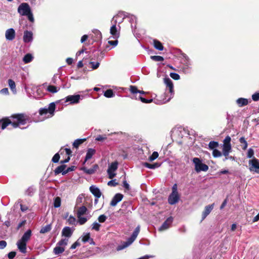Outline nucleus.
Returning a JSON list of instances; mask_svg holds the SVG:
<instances>
[{
  "label": "nucleus",
  "instance_id": "nucleus-55",
  "mask_svg": "<svg viewBox=\"0 0 259 259\" xmlns=\"http://www.w3.org/2000/svg\"><path fill=\"white\" fill-rule=\"evenodd\" d=\"M107 139V137L104 135H98L95 139L96 141H103L104 140Z\"/></svg>",
  "mask_w": 259,
  "mask_h": 259
},
{
  "label": "nucleus",
  "instance_id": "nucleus-18",
  "mask_svg": "<svg viewBox=\"0 0 259 259\" xmlns=\"http://www.w3.org/2000/svg\"><path fill=\"white\" fill-rule=\"evenodd\" d=\"M98 168V165L97 164H95L92 168H88L86 167H83L81 168V169L87 174L92 175L95 172Z\"/></svg>",
  "mask_w": 259,
  "mask_h": 259
},
{
  "label": "nucleus",
  "instance_id": "nucleus-22",
  "mask_svg": "<svg viewBox=\"0 0 259 259\" xmlns=\"http://www.w3.org/2000/svg\"><path fill=\"white\" fill-rule=\"evenodd\" d=\"M92 32L94 34L93 37V40L94 41H98L101 39L102 34H101V32L99 30L93 29L92 30Z\"/></svg>",
  "mask_w": 259,
  "mask_h": 259
},
{
  "label": "nucleus",
  "instance_id": "nucleus-26",
  "mask_svg": "<svg viewBox=\"0 0 259 259\" xmlns=\"http://www.w3.org/2000/svg\"><path fill=\"white\" fill-rule=\"evenodd\" d=\"M85 140L86 139H77L75 140L73 143V147L77 149L79 145L82 144Z\"/></svg>",
  "mask_w": 259,
  "mask_h": 259
},
{
  "label": "nucleus",
  "instance_id": "nucleus-64",
  "mask_svg": "<svg viewBox=\"0 0 259 259\" xmlns=\"http://www.w3.org/2000/svg\"><path fill=\"white\" fill-rule=\"evenodd\" d=\"M0 94L3 95H8L9 94V90L8 88H4L0 91Z\"/></svg>",
  "mask_w": 259,
  "mask_h": 259
},
{
  "label": "nucleus",
  "instance_id": "nucleus-9",
  "mask_svg": "<svg viewBox=\"0 0 259 259\" xmlns=\"http://www.w3.org/2000/svg\"><path fill=\"white\" fill-rule=\"evenodd\" d=\"M30 11L29 5L26 3L21 4L18 8V12L22 16L27 15Z\"/></svg>",
  "mask_w": 259,
  "mask_h": 259
},
{
  "label": "nucleus",
  "instance_id": "nucleus-50",
  "mask_svg": "<svg viewBox=\"0 0 259 259\" xmlns=\"http://www.w3.org/2000/svg\"><path fill=\"white\" fill-rule=\"evenodd\" d=\"M212 155L214 157H219L222 155L221 152L217 149L213 150Z\"/></svg>",
  "mask_w": 259,
  "mask_h": 259
},
{
  "label": "nucleus",
  "instance_id": "nucleus-29",
  "mask_svg": "<svg viewBox=\"0 0 259 259\" xmlns=\"http://www.w3.org/2000/svg\"><path fill=\"white\" fill-rule=\"evenodd\" d=\"M33 59V56L31 54H27L24 56V57L23 58V61L25 63H30L32 61Z\"/></svg>",
  "mask_w": 259,
  "mask_h": 259
},
{
  "label": "nucleus",
  "instance_id": "nucleus-28",
  "mask_svg": "<svg viewBox=\"0 0 259 259\" xmlns=\"http://www.w3.org/2000/svg\"><path fill=\"white\" fill-rule=\"evenodd\" d=\"M52 229V225L51 224H48L46 226L42 227L40 229L39 233L41 234H45L46 233L49 232L51 231Z\"/></svg>",
  "mask_w": 259,
  "mask_h": 259
},
{
  "label": "nucleus",
  "instance_id": "nucleus-36",
  "mask_svg": "<svg viewBox=\"0 0 259 259\" xmlns=\"http://www.w3.org/2000/svg\"><path fill=\"white\" fill-rule=\"evenodd\" d=\"M60 90V88H57L52 85H50L47 88V91L52 93H56Z\"/></svg>",
  "mask_w": 259,
  "mask_h": 259
},
{
  "label": "nucleus",
  "instance_id": "nucleus-3",
  "mask_svg": "<svg viewBox=\"0 0 259 259\" xmlns=\"http://www.w3.org/2000/svg\"><path fill=\"white\" fill-rule=\"evenodd\" d=\"M140 226H138L133 232L131 236L128 238L126 241L123 242L121 244L118 245L116 248V250L117 251H120L130 246L137 237L140 232Z\"/></svg>",
  "mask_w": 259,
  "mask_h": 259
},
{
  "label": "nucleus",
  "instance_id": "nucleus-33",
  "mask_svg": "<svg viewBox=\"0 0 259 259\" xmlns=\"http://www.w3.org/2000/svg\"><path fill=\"white\" fill-rule=\"evenodd\" d=\"M118 162L117 161H114L111 163L110 165H109L107 170H109V171H115L118 168Z\"/></svg>",
  "mask_w": 259,
  "mask_h": 259
},
{
  "label": "nucleus",
  "instance_id": "nucleus-57",
  "mask_svg": "<svg viewBox=\"0 0 259 259\" xmlns=\"http://www.w3.org/2000/svg\"><path fill=\"white\" fill-rule=\"evenodd\" d=\"M107 184L109 186L115 187L118 185V183L116 182V180H112L109 181Z\"/></svg>",
  "mask_w": 259,
  "mask_h": 259
},
{
  "label": "nucleus",
  "instance_id": "nucleus-51",
  "mask_svg": "<svg viewBox=\"0 0 259 259\" xmlns=\"http://www.w3.org/2000/svg\"><path fill=\"white\" fill-rule=\"evenodd\" d=\"M107 218L105 215L102 214L98 217V220L100 223H104L106 221Z\"/></svg>",
  "mask_w": 259,
  "mask_h": 259
},
{
  "label": "nucleus",
  "instance_id": "nucleus-60",
  "mask_svg": "<svg viewBox=\"0 0 259 259\" xmlns=\"http://www.w3.org/2000/svg\"><path fill=\"white\" fill-rule=\"evenodd\" d=\"M16 255L15 251H11L8 254V257L9 259H13Z\"/></svg>",
  "mask_w": 259,
  "mask_h": 259
},
{
  "label": "nucleus",
  "instance_id": "nucleus-52",
  "mask_svg": "<svg viewBox=\"0 0 259 259\" xmlns=\"http://www.w3.org/2000/svg\"><path fill=\"white\" fill-rule=\"evenodd\" d=\"M27 17L28 19L32 23H33L34 21V19L33 17V15L31 11L29 12L27 15H25Z\"/></svg>",
  "mask_w": 259,
  "mask_h": 259
},
{
  "label": "nucleus",
  "instance_id": "nucleus-16",
  "mask_svg": "<svg viewBox=\"0 0 259 259\" xmlns=\"http://www.w3.org/2000/svg\"><path fill=\"white\" fill-rule=\"evenodd\" d=\"M17 246L20 251L22 253H26L27 252L26 245L27 243L24 242H22L20 240H19L17 243Z\"/></svg>",
  "mask_w": 259,
  "mask_h": 259
},
{
  "label": "nucleus",
  "instance_id": "nucleus-14",
  "mask_svg": "<svg viewBox=\"0 0 259 259\" xmlns=\"http://www.w3.org/2000/svg\"><path fill=\"white\" fill-rule=\"evenodd\" d=\"M214 207V203L207 205L205 207L204 210L202 214V221L204 220L206 217L210 213Z\"/></svg>",
  "mask_w": 259,
  "mask_h": 259
},
{
  "label": "nucleus",
  "instance_id": "nucleus-21",
  "mask_svg": "<svg viewBox=\"0 0 259 259\" xmlns=\"http://www.w3.org/2000/svg\"><path fill=\"white\" fill-rule=\"evenodd\" d=\"M73 230L69 227H64L62 231V235L66 237H70L73 233Z\"/></svg>",
  "mask_w": 259,
  "mask_h": 259
},
{
  "label": "nucleus",
  "instance_id": "nucleus-30",
  "mask_svg": "<svg viewBox=\"0 0 259 259\" xmlns=\"http://www.w3.org/2000/svg\"><path fill=\"white\" fill-rule=\"evenodd\" d=\"M65 250L64 247L62 246H60L58 245H57L54 248V253L55 254H60L63 252Z\"/></svg>",
  "mask_w": 259,
  "mask_h": 259
},
{
  "label": "nucleus",
  "instance_id": "nucleus-2",
  "mask_svg": "<svg viewBox=\"0 0 259 259\" xmlns=\"http://www.w3.org/2000/svg\"><path fill=\"white\" fill-rule=\"evenodd\" d=\"M164 82L166 85V88L168 90L169 95L168 93H165L163 96L160 97V99H156L154 100V103L156 104H163L170 101L173 97L174 94V85L171 80L168 77L164 78Z\"/></svg>",
  "mask_w": 259,
  "mask_h": 259
},
{
  "label": "nucleus",
  "instance_id": "nucleus-24",
  "mask_svg": "<svg viewBox=\"0 0 259 259\" xmlns=\"http://www.w3.org/2000/svg\"><path fill=\"white\" fill-rule=\"evenodd\" d=\"M95 152H96V151L95 149H92V148L89 149L87 151V154L85 155L84 162L85 161H87V160H88L89 159H91L92 157V156L95 154Z\"/></svg>",
  "mask_w": 259,
  "mask_h": 259
},
{
  "label": "nucleus",
  "instance_id": "nucleus-56",
  "mask_svg": "<svg viewBox=\"0 0 259 259\" xmlns=\"http://www.w3.org/2000/svg\"><path fill=\"white\" fill-rule=\"evenodd\" d=\"M60 158V155L58 153H56L53 156L52 158V161L54 163H57L59 161Z\"/></svg>",
  "mask_w": 259,
  "mask_h": 259
},
{
  "label": "nucleus",
  "instance_id": "nucleus-53",
  "mask_svg": "<svg viewBox=\"0 0 259 259\" xmlns=\"http://www.w3.org/2000/svg\"><path fill=\"white\" fill-rule=\"evenodd\" d=\"M130 92L132 93V94H137L138 93V92H139V90H138L137 88L136 87V86H134V85H131L130 86Z\"/></svg>",
  "mask_w": 259,
  "mask_h": 259
},
{
  "label": "nucleus",
  "instance_id": "nucleus-38",
  "mask_svg": "<svg viewBox=\"0 0 259 259\" xmlns=\"http://www.w3.org/2000/svg\"><path fill=\"white\" fill-rule=\"evenodd\" d=\"M78 218V222L77 223L80 225H83L89 219V218L82 217V216H77Z\"/></svg>",
  "mask_w": 259,
  "mask_h": 259
},
{
  "label": "nucleus",
  "instance_id": "nucleus-58",
  "mask_svg": "<svg viewBox=\"0 0 259 259\" xmlns=\"http://www.w3.org/2000/svg\"><path fill=\"white\" fill-rule=\"evenodd\" d=\"M107 173L108 175V178L110 179H112L116 176V174H115L113 171H109V170H107Z\"/></svg>",
  "mask_w": 259,
  "mask_h": 259
},
{
  "label": "nucleus",
  "instance_id": "nucleus-47",
  "mask_svg": "<svg viewBox=\"0 0 259 259\" xmlns=\"http://www.w3.org/2000/svg\"><path fill=\"white\" fill-rule=\"evenodd\" d=\"M67 222L70 225H75L76 219L74 217L70 215L68 219Z\"/></svg>",
  "mask_w": 259,
  "mask_h": 259
},
{
  "label": "nucleus",
  "instance_id": "nucleus-7",
  "mask_svg": "<svg viewBox=\"0 0 259 259\" xmlns=\"http://www.w3.org/2000/svg\"><path fill=\"white\" fill-rule=\"evenodd\" d=\"M122 16H123V17L118 22L119 24H120L121 22H122L123 20H124V19L125 17H128L130 19V22L131 23L132 28L133 29L134 27H136V25H134V23H136V21H137V18H136V16L132 15H130L129 14H127L124 12H119L117 14L116 17L117 18L119 17H122Z\"/></svg>",
  "mask_w": 259,
  "mask_h": 259
},
{
  "label": "nucleus",
  "instance_id": "nucleus-19",
  "mask_svg": "<svg viewBox=\"0 0 259 259\" xmlns=\"http://www.w3.org/2000/svg\"><path fill=\"white\" fill-rule=\"evenodd\" d=\"M32 235V232L31 230L29 229L27 230L24 234L22 236L21 238L20 239L22 242H24L25 243H27V242L30 239V237Z\"/></svg>",
  "mask_w": 259,
  "mask_h": 259
},
{
  "label": "nucleus",
  "instance_id": "nucleus-49",
  "mask_svg": "<svg viewBox=\"0 0 259 259\" xmlns=\"http://www.w3.org/2000/svg\"><path fill=\"white\" fill-rule=\"evenodd\" d=\"M170 76L175 80H178L180 79V75L176 73L171 72L169 74Z\"/></svg>",
  "mask_w": 259,
  "mask_h": 259
},
{
  "label": "nucleus",
  "instance_id": "nucleus-25",
  "mask_svg": "<svg viewBox=\"0 0 259 259\" xmlns=\"http://www.w3.org/2000/svg\"><path fill=\"white\" fill-rule=\"evenodd\" d=\"M231 145L223 144V153L225 156H227L231 150Z\"/></svg>",
  "mask_w": 259,
  "mask_h": 259
},
{
  "label": "nucleus",
  "instance_id": "nucleus-43",
  "mask_svg": "<svg viewBox=\"0 0 259 259\" xmlns=\"http://www.w3.org/2000/svg\"><path fill=\"white\" fill-rule=\"evenodd\" d=\"M90 239H91L90 234L89 233H83V236L82 238V241L84 243L89 241Z\"/></svg>",
  "mask_w": 259,
  "mask_h": 259
},
{
  "label": "nucleus",
  "instance_id": "nucleus-63",
  "mask_svg": "<svg viewBox=\"0 0 259 259\" xmlns=\"http://www.w3.org/2000/svg\"><path fill=\"white\" fill-rule=\"evenodd\" d=\"M7 246V242L6 241H0V249H2L5 248Z\"/></svg>",
  "mask_w": 259,
  "mask_h": 259
},
{
  "label": "nucleus",
  "instance_id": "nucleus-44",
  "mask_svg": "<svg viewBox=\"0 0 259 259\" xmlns=\"http://www.w3.org/2000/svg\"><path fill=\"white\" fill-rule=\"evenodd\" d=\"M61 205V199L60 197H57L54 200V206L55 208H58Z\"/></svg>",
  "mask_w": 259,
  "mask_h": 259
},
{
  "label": "nucleus",
  "instance_id": "nucleus-20",
  "mask_svg": "<svg viewBox=\"0 0 259 259\" xmlns=\"http://www.w3.org/2000/svg\"><path fill=\"white\" fill-rule=\"evenodd\" d=\"M90 190L92 193L97 198H99L101 196V192L100 189L95 186H91Z\"/></svg>",
  "mask_w": 259,
  "mask_h": 259
},
{
  "label": "nucleus",
  "instance_id": "nucleus-1",
  "mask_svg": "<svg viewBox=\"0 0 259 259\" xmlns=\"http://www.w3.org/2000/svg\"><path fill=\"white\" fill-rule=\"evenodd\" d=\"M27 119V116L22 113L14 114L10 118H3L0 120L2 130L5 129L9 124H11L14 128H17L20 124L24 125Z\"/></svg>",
  "mask_w": 259,
  "mask_h": 259
},
{
  "label": "nucleus",
  "instance_id": "nucleus-39",
  "mask_svg": "<svg viewBox=\"0 0 259 259\" xmlns=\"http://www.w3.org/2000/svg\"><path fill=\"white\" fill-rule=\"evenodd\" d=\"M104 95L105 97H106L107 98H111V97H114V94L112 90L109 89L104 92Z\"/></svg>",
  "mask_w": 259,
  "mask_h": 259
},
{
  "label": "nucleus",
  "instance_id": "nucleus-17",
  "mask_svg": "<svg viewBox=\"0 0 259 259\" xmlns=\"http://www.w3.org/2000/svg\"><path fill=\"white\" fill-rule=\"evenodd\" d=\"M23 41L25 43L31 42L33 40V34L31 31L26 30L24 32Z\"/></svg>",
  "mask_w": 259,
  "mask_h": 259
},
{
  "label": "nucleus",
  "instance_id": "nucleus-46",
  "mask_svg": "<svg viewBox=\"0 0 259 259\" xmlns=\"http://www.w3.org/2000/svg\"><path fill=\"white\" fill-rule=\"evenodd\" d=\"M158 156V153L157 152H154L149 157V160L152 161L156 159Z\"/></svg>",
  "mask_w": 259,
  "mask_h": 259
},
{
  "label": "nucleus",
  "instance_id": "nucleus-42",
  "mask_svg": "<svg viewBox=\"0 0 259 259\" xmlns=\"http://www.w3.org/2000/svg\"><path fill=\"white\" fill-rule=\"evenodd\" d=\"M254 150L252 148H249L247 150L246 153V157L248 158H251L254 157Z\"/></svg>",
  "mask_w": 259,
  "mask_h": 259
},
{
  "label": "nucleus",
  "instance_id": "nucleus-37",
  "mask_svg": "<svg viewBox=\"0 0 259 259\" xmlns=\"http://www.w3.org/2000/svg\"><path fill=\"white\" fill-rule=\"evenodd\" d=\"M35 191V189L33 187H29L25 191V195L32 196Z\"/></svg>",
  "mask_w": 259,
  "mask_h": 259
},
{
  "label": "nucleus",
  "instance_id": "nucleus-23",
  "mask_svg": "<svg viewBox=\"0 0 259 259\" xmlns=\"http://www.w3.org/2000/svg\"><path fill=\"white\" fill-rule=\"evenodd\" d=\"M66 167V166L63 164L58 166L54 170L55 174L57 175L60 173H62L63 175H65V174H64L63 172L65 171Z\"/></svg>",
  "mask_w": 259,
  "mask_h": 259
},
{
  "label": "nucleus",
  "instance_id": "nucleus-10",
  "mask_svg": "<svg viewBox=\"0 0 259 259\" xmlns=\"http://www.w3.org/2000/svg\"><path fill=\"white\" fill-rule=\"evenodd\" d=\"M112 21H114V24L110 28V33L113 35V38H116L119 36V32L116 27L117 20L116 19L114 20V18H113Z\"/></svg>",
  "mask_w": 259,
  "mask_h": 259
},
{
  "label": "nucleus",
  "instance_id": "nucleus-61",
  "mask_svg": "<svg viewBox=\"0 0 259 259\" xmlns=\"http://www.w3.org/2000/svg\"><path fill=\"white\" fill-rule=\"evenodd\" d=\"M74 169H75V166H70V167H69L66 168L65 171H64L63 173H64V174H66L70 171H73Z\"/></svg>",
  "mask_w": 259,
  "mask_h": 259
},
{
  "label": "nucleus",
  "instance_id": "nucleus-13",
  "mask_svg": "<svg viewBox=\"0 0 259 259\" xmlns=\"http://www.w3.org/2000/svg\"><path fill=\"white\" fill-rule=\"evenodd\" d=\"M123 197V195L120 193L116 194L110 202V205L112 206H115L119 202L121 201Z\"/></svg>",
  "mask_w": 259,
  "mask_h": 259
},
{
  "label": "nucleus",
  "instance_id": "nucleus-15",
  "mask_svg": "<svg viewBox=\"0 0 259 259\" xmlns=\"http://www.w3.org/2000/svg\"><path fill=\"white\" fill-rule=\"evenodd\" d=\"M5 36L7 40H12L15 37V31L13 28H9L6 31Z\"/></svg>",
  "mask_w": 259,
  "mask_h": 259
},
{
  "label": "nucleus",
  "instance_id": "nucleus-41",
  "mask_svg": "<svg viewBox=\"0 0 259 259\" xmlns=\"http://www.w3.org/2000/svg\"><path fill=\"white\" fill-rule=\"evenodd\" d=\"M101 225L97 222H94L91 226L92 229L96 231L100 230Z\"/></svg>",
  "mask_w": 259,
  "mask_h": 259
},
{
  "label": "nucleus",
  "instance_id": "nucleus-48",
  "mask_svg": "<svg viewBox=\"0 0 259 259\" xmlns=\"http://www.w3.org/2000/svg\"><path fill=\"white\" fill-rule=\"evenodd\" d=\"M151 58L155 61H162L164 60L163 58L160 56H152Z\"/></svg>",
  "mask_w": 259,
  "mask_h": 259
},
{
  "label": "nucleus",
  "instance_id": "nucleus-59",
  "mask_svg": "<svg viewBox=\"0 0 259 259\" xmlns=\"http://www.w3.org/2000/svg\"><path fill=\"white\" fill-rule=\"evenodd\" d=\"M90 64L92 65V68L93 69H97L99 66V62H91Z\"/></svg>",
  "mask_w": 259,
  "mask_h": 259
},
{
  "label": "nucleus",
  "instance_id": "nucleus-27",
  "mask_svg": "<svg viewBox=\"0 0 259 259\" xmlns=\"http://www.w3.org/2000/svg\"><path fill=\"white\" fill-rule=\"evenodd\" d=\"M88 209L85 206H82L78 208L77 212V216H82L85 214Z\"/></svg>",
  "mask_w": 259,
  "mask_h": 259
},
{
  "label": "nucleus",
  "instance_id": "nucleus-35",
  "mask_svg": "<svg viewBox=\"0 0 259 259\" xmlns=\"http://www.w3.org/2000/svg\"><path fill=\"white\" fill-rule=\"evenodd\" d=\"M144 165L150 169H155L156 168L160 166V164L158 163H155L153 164H150L148 162H145L144 164Z\"/></svg>",
  "mask_w": 259,
  "mask_h": 259
},
{
  "label": "nucleus",
  "instance_id": "nucleus-11",
  "mask_svg": "<svg viewBox=\"0 0 259 259\" xmlns=\"http://www.w3.org/2000/svg\"><path fill=\"white\" fill-rule=\"evenodd\" d=\"M173 222V218L170 217L168 218L162 224V225L159 227L158 230L159 231H164L168 229L171 226L172 223Z\"/></svg>",
  "mask_w": 259,
  "mask_h": 259
},
{
  "label": "nucleus",
  "instance_id": "nucleus-62",
  "mask_svg": "<svg viewBox=\"0 0 259 259\" xmlns=\"http://www.w3.org/2000/svg\"><path fill=\"white\" fill-rule=\"evenodd\" d=\"M230 141L231 138L229 136H227L224 140V144L231 145Z\"/></svg>",
  "mask_w": 259,
  "mask_h": 259
},
{
  "label": "nucleus",
  "instance_id": "nucleus-5",
  "mask_svg": "<svg viewBox=\"0 0 259 259\" xmlns=\"http://www.w3.org/2000/svg\"><path fill=\"white\" fill-rule=\"evenodd\" d=\"M192 161L195 165V170L198 173L201 171H206L208 170V166L206 164L203 163L199 158H194Z\"/></svg>",
  "mask_w": 259,
  "mask_h": 259
},
{
  "label": "nucleus",
  "instance_id": "nucleus-32",
  "mask_svg": "<svg viewBox=\"0 0 259 259\" xmlns=\"http://www.w3.org/2000/svg\"><path fill=\"white\" fill-rule=\"evenodd\" d=\"M8 84H9V86L10 88V89H11L12 91L14 94H16V89L15 82H14V81L11 79H9L8 80Z\"/></svg>",
  "mask_w": 259,
  "mask_h": 259
},
{
  "label": "nucleus",
  "instance_id": "nucleus-4",
  "mask_svg": "<svg viewBox=\"0 0 259 259\" xmlns=\"http://www.w3.org/2000/svg\"><path fill=\"white\" fill-rule=\"evenodd\" d=\"M56 108L55 104L53 102L49 104L48 108H41L39 110V114L45 115L46 118L52 117L54 114Z\"/></svg>",
  "mask_w": 259,
  "mask_h": 259
},
{
  "label": "nucleus",
  "instance_id": "nucleus-40",
  "mask_svg": "<svg viewBox=\"0 0 259 259\" xmlns=\"http://www.w3.org/2000/svg\"><path fill=\"white\" fill-rule=\"evenodd\" d=\"M219 146V143L215 141H210L208 144L209 148L211 150H214Z\"/></svg>",
  "mask_w": 259,
  "mask_h": 259
},
{
  "label": "nucleus",
  "instance_id": "nucleus-6",
  "mask_svg": "<svg viewBox=\"0 0 259 259\" xmlns=\"http://www.w3.org/2000/svg\"><path fill=\"white\" fill-rule=\"evenodd\" d=\"M81 99V96L79 95H69L65 99L60 100L62 104H66L69 102L70 104H76L79 102Z\"/></svg>",
  "mask_w": 259,
  "mask_h": 259
},
{
  "label": "nucleus",
  "instance_id": "nucleus-34",
  "mask_svg": "<svg viewBox=\"0 0 259 259\" xmlns=\"http://www.w3.org/2000/svg\"><path fill=\"white\" fill-rule=\"evenodd\" d=\"M60 81H62L60 76L57 74H55L52 79L51 82L54 84H58Z\"/></svg>",
  "mask_w": 259,
  "mask_h": 259
},
{
  "label": "nucleus",
  "instance_id": "nucleus-31",
  "mask_svg": "<svg viewBox=\"0 0 259 259\" xmlns=\"http://www.w3.org/2000/svg\"><path fill=\"white\" fill-rule=\"evenodd\" d=\"M153 45L156 49L159 51H162L163 50V47L159 41L154 39L153 40Z\"/></svg>",
  "mask_w": 259,
  "mask_h": 259
},
{
  "label": "nucleus",
  "instance_id": "nucleus-45",
  "mask_svg": "<svg viewBox=\"0 0 259 259\" xmlns=\"http://www.w3.org/2000/svg\"><path fill=\"white\" fill-rule=\"evenodd\" d=\"M68 241V239H62L58 242L57 245L60 246H65L67 244Z\"/></svg>",
  "mask_w": 259,
  "mask_h": 259
},
{
  "label": "nucleus",
  "instance_id": "nucleus-8",
  "mask_svg": "<svg viewBox=\"0 0 259 259\" xmlns=\"http://www.w3.org/2000/svg\"><path fill=\"white\" fill-rule=\"evenodd\" d=\"M248 167L250 171L259 174V160L255 157L250 159L248 161Z\"/></svg>",
  "mask_w": 259,
  "mask_h": 259
},
{
  "label": "nucleus",
  "instance_id": "nucleus-12",
  "mask_svg": "<svg viewBox=\"0 0 259 259\" xmlns=\"http://www.w3.org/2000/svg\"><path fill=\"white\" fill-rule=\"evenodd\" d=\"M180 198V196L178 193H171L168 198V202L169 204L174 205L176 204Z\"/></svg>",
  "mask_w": 259,
  "mask_h": 259
},
{
  "label": "nucleus",
  "instance_id": "nucleus-54",
  "mask_svg": "<svg viewBox=\"0 0 259 259\" xmlns=\"http://www.w3.org/2000/svg\"><path fill=\"white\" fill-rule=\"evenodd\" d=\"M252 99L254 101H257L259 100V91L256 92L252 95Z\"/></svg>",
  "mask_w": 259,
  "mask_h": 259
}]
</instances>
